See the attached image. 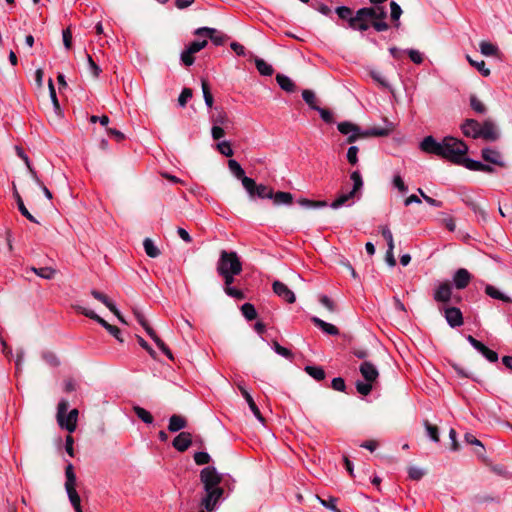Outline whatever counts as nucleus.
Segmentation results:
<instances>
[{"instance_id":"9","label":"nucleus","mask_w":512,"mask_h":512,"mask_svg":"<svg viewBox=\"0 0 512 512\" xmlns=\"http://www.w3.org/2000/svg\"><path fill=\"white\" fill-rule=\"evenodd\" d=\"M228 167H229V170L231 171V173L236 178L241 180L242 185L245 188V190L247 191V193L252 194V190L255 186V181L252 178L245 176V172H244L243 168L241 167V165L236 160L230 159L228 161Z\"/></svg>"},{"instance_id":"8","label":"nucleus","mask_w":512,"mask_h":512,"mask_svg":"<svg viewBox=\"0 0 512 512\" xmlns=\"http://www.w3.org/2000/svg\"><path fill=\"white\" fill-rule=\"evenodd\" d=\"M77 311L81 314L85 315L86 317L93 319L97 321L102 327H104L111 335H113L119 342H123V338L121 336V331L118 327L113 326L109 324L107 321H105L103 318H101L99 315H97L94 311L78 307Z\"/></svg>"},{"instance_id":"25","label":"nucleus","mask_w":512,"mask_h":512,"mask_svg":"<svg viewBox=\"0 0 512 512\" xmlns=\"http://www.w3.org/2000/svg\"><path fill=\"white\" fill-rule=\"evenodd\" d=\"M250 198L254 199L255 197L261 198V199H271L273 197V190L263 184L257 185L255 183V186L252 190V194H249Z\"/></svg>"},{"instance_id":"31","label":"nucleus","mask_w":512,"mask_h":512,"mask_svg":"<svg viewBox=\"0 0 512 512\" xmlns=\"http://www.w3.org/2000/svg\"><path fill=\"white\" fill-rule=\"evenodd\" d=\"M485 292L491 298L498 299V300H501L506 303L512 302V299L509 296H506L505 294H503L501 291H499L497 288H495L492 285H487L485 287Z\"/></svg>"},{"instance_id":"24","label":"nucleus","mask_w":512,"mask_h":512,"mask_svg":"<svg viewBox=\"0 0 512 512\" xmlns=\"http://www.w3.org/2000/svg\"><path fill=\"white\" fill-rule=\"evenodd\" d=\"M311 321L313 324L321 329L324 333L332 336H336L339 334V329L334 326L333 324H330L328 322H325L324 320L320 319L319 317L313 316L311 318Z\"/></svg>"},{"instance_id":"58","label":"nucleus","mask_w":512,"mask_h":512,"mask_svg":"<svg viewBox=\"0 0 512 512\" xmlns=\"http://www.w3.org/2000/svg\"><path fill=\"white\" fill-rule=\"evenodd\" d=\"M224 291L228 296L233 297L238 300L244 299V297H245L244 293L241 290H239L235 287H232V286L224 287Z\"/></svg>"},{"instance_id":"51","label":"nucleus","mask_w":512,"mask_h":512,"mask_svg":"<svg viewBox=\"0 0 512 512\" xmlns=\"http://www.w3.org/2000/svg\"><path fill=\"white\" fill-rule=\"evenodd\" d=\"M217 149L222 155L226 157H231L233 155V149L228 141L219 142L217 144Z\"/></svg>"},{"instance_id":"36","label":"nucleus","mask_w":512,"mask_h":512,"mask_svg":"<svg viewBox=\"0 0 512 512\" xmlns=\"http://www.w3.org/2000/svg\"><path fill=\"white\" fill-rule=\"evenodd\" d=\"M368 19L371 23L375 21V9L374 7H364L356 11V19L362 20V18Z\"/></svg>"},{"instance_id":"20","label":"nucleus","mask_w":512,"mask_h":512,"mask_svg":"<svg viewBox=\"0 0 512 512\" xmlns=\"http://www.w3.org/2000/svg\"><path fill=\"white\" fill-rule=\"evenodd\" d=\"M359 371L367 382H375L379 376L376 366L369 361H364L360 365Z\"/></svg>"},{"instance_id":"44","label":"nucleus","mask_w":512,"mask_h":512,"mask_svg":"<svg viewBox=\"0 0 512 512\" xmlns=\"http://www.w3.org/2000/svg\"><path fill=\"white\" fill-rule=\"evenodd\" d=\"M134 412L137 415V417L139 419H141L144 423L151 424L153 422L152 415L146 409H144L142 407H139V406H135L134 407Z\"/></svg>"},{"instance_id":"59","label":"nucleus","mask_w":512,"mask_h":512,"mask_svg":"<svg viewBox=\"0 0 512 512\" xmlns=\"http://www.w3.org/2000/svg\"><path fill=\"white\" fill-rule=\"evenodd\" d=\"M193 55L194 54L189 52V50L186 48L184 51H182V53L180 55V59L185 66H191L195 61V58Z\"/></svg>"},{"instance_id":"1","label":"nucleus","mask_w":512,"mask_h":512,"mask_svg":"<svg viewBox=\"0 0 512 512\" xmlns=\"http://www.w3.org/2000/svg\"><path fill=\"white\" fill-rule=\"evenodd\" d=\"M420 149L455 164H461L462 157L468 152L467 144L452 136H446L441 141H437L431 135L426 136L420 142Z\"/></svg>"},{"instance_id":"13","label":"nucleus","mask_w":512,"mask_h":512,"mask_svg":"<svg viewBox=\"0 0 512 512\" xmlns=\"http://www.w3.org/2000/svg\"><path fill=\"white\" fill-rule=\"evenodd\" d=\"M481 156L484 161H486L490 164H493V165H496V166H499L502 168L506 166V163L503 159L502 154L497 149L490 148V147L483 148L481 151Z\"/></svg>"},{"instance_id":"52","label":"nucleus","mask_w":512,"mask_h":512,"mask_svg":"<svg viewBox=\"0 0 512 512\" xmlns=\"http://www.w3.org/2000/svg\"><path fill=\"white\" fill-rule=\"evenodd\" d=\"M381 234L387 242V249H394V240L391 230L388 226L381 227Z\"/></svg>"},{"instance_id":"57","label":"nucleus","mask_w":512,"mask_h":512,"mask_svg":"<svg viewBox=\"0 0 512 512\" xmlns=\"http://www.w3.org/2000/svg\"><path fill=\"white\" fill-rule=\"evenodd\" d=\"M407 54L410 60L415 64H421L423 62V54L415 49H408Z\"/></svg>"},{"instance_id":"64","label":"nucleus","mask_w":512,"mask_h":512,"mask_svg":"<svg viewBox=\"0 0 512 512\" xmlns=\"http://www.w3.org/2000/svg\"><path fill=\"white\" fill-rule=\"evenodd\" d=\"M227 121V115L225 112H223L222 110L218 111L217 114H214L212 116V122H213V125H223L225 124Z\"/></svg>"},{"instance_id":"33","label":"nucleus","mask_w":512,"mask_h":512,"mask_svg":"<svg viewBox=\"0 0 512 512\" xmlns=\"http://www.w3.org/2000/svg\"><path fill=\"white\" fill-rule=\"evenodd\" d=\"M304 370L309 376L317 381H321L325 378V371L320 366L307 365Z\"/></svg>"},{"instance_id":"4","label":"nucleus","mask_w":512,"mask_h":512,"mask_svg":"<svg viewBox=\"0 0 512 512\" xmlns=\"http://www.w3.org/2000/svg\"><path fill=\"white\" fill-rule=\"evenodd\" d=\"M353 187L349 192L341 193L331 204L332 209H339L342 206H351L355 198H359L363 188V179L359 171H353L350 174Z\"/></svg>"},{"instance_id":"3","label":"nucleus","mask_w":512,"mask_h":512,"mask_svg":"<svg viewBox=\"0 0 512 512\" xmlns=\"http://www.w3.org/2000/svg\"><path fill=\"white\" fill-rule=\"evenodd\" d=\"M338 131L343 135H348L349 132H352V135L347 137L348 143L355 142L358 138H366V137H384L390 134L391 130L388 128L382 127H373L367 130H361L359 126L353 124L349 121H343L338 123L337 125Z\"/></svg>"},{"instance_id":"27","label":"nucleus","mask_w":512,"mask_h":512,"mask_svg":"<svg viewBox=\"0 0 512 512\" xmlns=\"http://www.w3.org/2000/svg\"><path fill=\"white\" fill-rule=\"evenodd\" d=\"M276 81L281 89H283L286 92L292 93L296 89L295 83L286 75L284 74H277L276 75Z\"/></svg>"},{"instance_id":"47","label":"nucleus","mask_w":512,"mask_h":512,"mask_svg":"<svg viewBox=\"0 0 512 512\" xmlns=\"http://www.w3.org/2000/svg\"><path fill=\"white\" fill-rule=\"evenodd\" d=\"M424 426L428 437L434 442H439V431L437 426L430 424L428 421L424 422Z\"/></svg>"},{"instance_id":"2","label":"nucleus","mask_w":512,"mask_h":512,"mask_svg":"<svg viewBox=\"0 0 512 512\" xmlns=\"http://www.w3.org/2000/svg\"><path fill=\"white\" fill-rule=\"evenodd\" d=\"M200 481L204 491L200 500V506L206 511L214 512L224 500V489L220 486L222 475L218 473L215 467L207 466L200 472Z\"/></svg>"},{"instance_id":"15","label":"nucleus","mask_w":512,"mask_h":512,"mask_svg":"<svg viewBox=\"0 0 512 512\" xmlns=\"http://www.w3.org/2000/svg\"><path fill=\"white\" fill-rule=\"evenodd\" d=\"M273 291L274 293L282 298L283 300H285L286 302L288 303H294L295 300H296V297H295V294L292 290H290L288 288V286L286 284H284L283 282L281 281H274L273 282Z\"/></svg>"},{"instance_id":"12","label":"nucleus","mask_w":512,"mask_h":512,"mask_svg":"<svg viewBox=\"0 0 512 512\" xmlns=\"http://www.w3.org/2000/svg\"><path fill=\"white\" fill-rule=\"evenodd\" d=\"M452 298V287L448 282L439 283L433 291V299L438 303H448Z\"/></svg>"},{"instance_id":"61","label":"nucleus","mask_w":512,"mask_h":512,"mask_svg":"<svg viewBox=\"0 0 512 512\" xmlns=\"http://www.w3.org/2000/svg\"><path fill=\"white\" fill-rule=\"evenodd\" d=\"M192 97V90L189 88H184L179 95L178 103L181 107H184L189 99Z\"/></svg>"},{"instance_id":"16","label":"nucleus","mask_w":512,"mask_h":512,"mask_svg":"<svg viewBox=\"0 0 512 512\" xmlns=\"http://www.w3.org/2000/svg\"><path fill=\"white\" fill-rule=\"evenodd\" d=\"M195 34L208 37L215 45H222L225 41L223 33L214 28L201 27L195 31Z\"/></svg>"},{"instance_id":"26","label":"nucleus","mask_w":512,"mask_h":512,"mask_svg":"<svg viewBox=\"0 0 512 512\" xmlns=\"http://www.w3.org/2000/svg\"><path fill=\"white\" fill-rule=\"evenodd\" d=\"M28 271L35 273L37 276H39L40 278H43L45 280H51L57 274V270L52 267H40V268L30 267V268L26 269V272H28Z\"/></svg>"},{"instance_id":"21","label":"nucleus","mask_w":512,"mask_h":512,"mask_svg":"<svg viewBox=\"0 0 512 512\" xmlns=\"http://www.w3.org/2000/svg\"><path fill=\"white\" fill-rule=\"evenodd\" d=\"M499 137L497 129L492 121L486 120L480 126V138L495 141Z\"/></svg>"},{"instance_id":"56","label":"nucleus","mask_w":512,"mask_h":512,"mask_svg":"<svg viewBox=\"0 0 512 512\" xmlns=\"http://www.w3.org/2000/svg\"><path fill=\"white\" fill-rule=\"evenodd\" d=\"M358 147L350 146L347 151V160L351 165H355L358 162Z\"/></svg>"},{"instance_id":"34","label":"nucleus","mask_w":512,"mask_h":512,"mask_svg":"<svg viewBox=\"0 0 512 512\" xmlns=\"http://www.w3.org/2000/svg\"><path fill=\"white\" fill-rule=\"evenodd\" d=\"M143 247L147 256L151 258H156L160 255V250L157 248V246L150 238L144 239Z\"/></svg>"},{"instance_id":"6","label":"nucleus","mask_w":512,"mask_h":512,"mask_svg":"<svg viewBox=\"0 0 512 512\" xmlns=\"http://www.w3.org/2000/svg\"><path fill=\"white\" fill-rule=\"evenodd\" d=\"M217 271H223L224 273L230 272L232 274H240L242 271V263L234 251L222 250L220 258L217 264Z\"/></svg>"},{"instance_id":"63","label":"nucleus","mask_w":512,"mask_h":512,"mask_svg":"<svg viewBox=\"0 0 512 512\" xmlns=\"http://www.w3.org/2000/svg\"><path fill=\"white\" fill-rule=\"evenodd\" d=\"M43 359L45 360V362L47 364H49L50 366H53V367H56V366H58L60 364V361L57 358V356L54 353H51V352L44 353L43 354Z\"/></svg>"},{"instance_id":"48","label":"nucleus","mask_w":512,"mask_h":512,"mask_svg":"<svg viewBox=\"0 0 512 512\" xmlns=\"http://www.w3.org/2000/svg\"><path fill=\"white\" fill-rule=\"evenodd\" d=\"M372 383L373 382H363L358 380L356 382L357 392L363 396H367L372 391Z\"/></svg>"},{"instance_id":"35","label":"nucleus","mask_w":512,"mask_h":512,"mask_svg":"<svg viewBox=\"0 0 512 512\" xmlns=\"http://www.w3.org/2000/svg\"><path fill=\"white\" fill-rule=\"evenodd\" d=\"M302 98L311 109L316 111L319 108V106L317 105L316 95L312 90H303Z\"/></svg>"},{"instance_id":"37","label":"nucleus","mask_w":512,"mask_h":512,"mask_svg":"<svg viewBox=\"0 0 512 512\" xmlns=\"http://www.w3.org/2000/svg\"><path fill=\"white\" fill-rule=\"evenodd\" d=\"M336 13L340 19L347 21L348 26L350 27V23H352L353 17L355 15L353 14L352 9L347 6H339L336 8Z\"/></svg>"},{"instance_id":"19","label":"nucleus","mask_w":512,"mask_h":512,"mask_svg":"<svg viewBox=\"0 0 512 512\" xmlns=\"http://www.w3.org/2000/svg\"><path fill=\"white\" fill-rule=\"evenodd\" d=\"M77 419L78 410L72 409L68 414H65L63 418H61V423L58 424L61 428L66 429L70 433H73L77 427Z\"/></svg>"},{"instance_id":"41","label":"nucleus","mask_w":512,"mask_h":512,"mask_svg":"<svg viewBox=\"0 0 512 512\" xmlns=\"http://www.w3.org/2000/svg\"><path fill=\"white\" fill-rule=\"evenodd\" d=\"M241 312L248 321H252L257 317L256 309L251 303H244L241 306Z\"/></svg>"},{"instance_id":"10","label":"nucleus","mask_w":512,"mask_h":512,"mask_svg":"<svg viewBox=\"0 0 512 512\" xmlns=\"http://www.w3.org/2000/svg\"><path fill=\"white\" fill-rule=\"evenodd\" d=\"M466 340L470 343V345L477 350L484 358H486L489 362L495 363L498 361L497 352L489 349L482 342L475 339L473 336L468 335Z\"/></svg>"},{"instance_id":"30","label":"nucleus","mask_w":512,"mask_h":512,"mask_svg":"<svg viewBox=\"0 0 512 512\" xmlns=\"http://www.w3.org/2000/svg\"><path fill=\"white\" fill-rule=\"evenodd\" d=\"M275 205H288L293 201L292 194L289 192L278 191L276 193L273 192V197L271 198Z\"/></svg>"},{"instance_id":"11","label":"nucleus","mask_w":512,"mask_h":512,"mask_svg":"<svg viewBox=\"0 0 512 512\" xmlns=\"http://www.w3.org/2000/svg\"><path fill=\"white\" fill-rule=\"evenodd\" d=\"M440 311L443 313V316L450 327L456 328L463 325V314L459 308L444 307L440 308Z\"/></svg>"},{"instance_id":"28","label":"nucleus","mask_w":512,"mask_h":512,"mask_svg":"<svg viewBox=\"0 0 512 512\" xmlns=\"http://www.w3.org/2000/svg\"><path fill=\"white\" fill-rule=\"evenodd\" d=\"M14 197H15V200L17 202V206H18V209H19L20 213L25 218H27L29 221H31L33 223H38V221L35 219V217L28 211V209L24 205V202H23L20 194L18 193V191L16 189H14Z\"/></svg>"},{"instance_id":"32","label":"nucleus","mask_w":512,"mask_h":512,"mask_svg":"<svg viewBox=\"0 0 512 512\" xmlns=\"http://www.w3.org/2000/svg\"><path fill=\"white\" fill-rule=\"evenodd\" d=\"M91 295L98 301L102 302L111 312L117 311L116 305L103 293L92 290Z\"/></svg>"},{"instance_id":"40","label":"nucleus","mask_w":512,"mask_h":512,"mask_svg":"<svg viewBox=\"0 0 512 512\" xmlns=\"http://www.w3.org/2000/svg\"><path fill=\"white\" fill-rule=\"evenodd\" d=\"M370 21L366 19L365 17L362 18V20L356 19V14L353 17L352 23H350V27L353 30H358L361 32L367 31L370 27Z\"/></svg>"},{"instance_id":"22","label":"nucleus","mask_w":512,"mask_h":512,"mask_svg":"<svg viewBox=\"0 0 512 512\" xmlns=\"http://www.w3.org/2000/svg\"><path fill=\"white\" fill-rule=\"evenodd\" d=\"M192 443V436L189 432H181L173 440V447L179 452L186 451Z\"/></svg>"},{"instance_id":"45","label":"nucleus","mask_w":512,"mask_h":512,"mask_svg":"<svg viewBox=\"0 0 512 512\" xmlns=\"http://www.w3.org/2000/svg\"><path fill=\"white\" fill-rule=\"evenodd\" d=\"M468 62L474 66L483 76L487 77L490 75V70L486 67V64L483 60L475 61L469 55H467Z\"/></svg>"},{"instance_id":"46","label":"nucleus","mask_w":512,"mask_h":512,"mask_svg":"<svg viewBox=\"0 0 512 512\" xmlns=\"http://www.w3.org/2000/svg\"><path fill=\"white\" fill-rule=\"evenodd\" d=\"M317 499L325 508L333 512H341L336 506L337 498L330 496L327 499H322L319 496H317Z\"/></svg>"},{"instance_id":"17","label":"nucleus","mask_w":512,"mask_h":512,"mask_svg":"<svg viewBox=\"0 0 512 512\" xmlns=\"http://www.w3.org/2000/svg\"><path fill=\"white\" fill-rule=\"evenodd\" d=\"M375 9V21L371 23V26L377 31V32H383L388 30L389 26L384 21V19L387 16L386 9L382 6H374Z\"/></svg>"},{"instance_id":"50","label":"nucleus","mask_w":512,"mask_h":512,"mask_svg":"<svg viewBox=\"0 0 512 512\" xmlns=\"http://www.w3.org/2000/svg\"><path fill=\"white\" fill-rule=\"evenodd\" d=\"M272 348H273V350L275 351V353H277L278 355H280V356H282V357H284V358L290 359V358H292V356H293L292 352H291L289 349H287V348H285V347L281 346V345H280L278 342H276V341H275V342H273Z\"/></svg>"},{"instance_id":"43","label":"nucleus","mask_w":512,"mask_h":512,"mask_svg":"<svg viewBox=\"0 0 512 512\" xmlns=\"http://www.w3.org/2000/svg\"><path fill=\"white\" fill-rule=\"evenodd\" d=\"M470 106L478 114L486 113V106L483 102L475 95L470 96Z\"/></svg>"},{"instance_id":"14","label":"nucleus","mask_w":512,"mask_h":512,"mask_svg":"<svg viewBox=\"0 0 512 512\" xmlns=\"http://www.w3.org/2000/svg\"><path fill=\"white\" fill-rule=\"evenodd\" d=\"M480 126L481 123H479L477 120L466 119L461 124L460 128L464 136L477 139L480 138Z\"/></svg>"},{"instance_id":"7","label":"nucleus","mask_w":512,"mask_h":512,"mask_svg":"<svg viewBox=\"0 0 512 512\" xmlns=\"http://www.w3.org/2000/svg\"><path fill=\"white\" fill-rule=\"evenodd\" d=\"M133 313L138 323L145 329L146 333L150 336V338L155 342L158 348L169 358L173 359L172 353L170 349L166 346V344L157 336L155 331L149 326L145 316L138 309H134Z\"/></svg>"},{"instance_id":"60","label":"nucleus","mask_w":512,"mask_h":512,"mask_svg":"<svg viewBox=\"0 0 512 512\" xmlns=\"http://www.w3.org/2000/svg\"><path fill=\"white\" fill-rule=\"evenodd\" d=\"M316 111L320 114L324 122L328 124L334 123L333 114L330 110L319 107Z\"/></svg>"},{"instance_id":"53","label":"nucleus","mask_w":512,"mask_h":512,"mask_svg":"<svg viewBox=\"0 0 512 512\" xmlns=\"http://www.w3.org/2000/svg\"><path fill=\"white\" fill-rule=\"evenodd\" d=\"M207 43H208V42H207V40H206V39H204V40H202V41H200V40H195V41H193V42H191V43L189 44V46L187 47V49H188V50H189V52H191L192 54H195V53L199 52L200 50H202L203 48H205V47H206V45H207Z\"/></svg>"},{"instance_id":"39","label":"nucleus","mask_w":512,"mask_h":512,"mask_svg":"<svg viewBox=\"0 0 512 512\" xmlns=\"http://www.w3.org/2000/svg\"><path fill=\"white\" fill-rule=\"evenodd\" d=\"M479 47L484 56H496L498 53V47L487 41L480 42Z\"/></svg>"},{"instance_id":"5","label":"nucleus","mask_w":512,"mask_h":512,"mask_svg":"<svg viewBox=\"0 0 512 512\" xmlns=\"http://www.w3.org/2000/svg\"><path fill=\"white\" fill-rule=\"evenodd\" d=\"M65 477L66 481L64 484L65 491L67 493L70 504L74 509L81 507V498L76 490L77 486V477L74 472V467L72 463H68L65 468Z\"/></svg>"},{"instance_id":"42","label":"nucleus","mask_w":512,"mask_h":512,"mask_svg":"<svg viewBox=\"0 0 512 512\" xmlns=\"http://www.w3.org/2000/svg\"><path fill=\"white\" fill-rule=\"evenodd\" d=\"M482 162L478 160H474L471 158H464L462 157V163L460 165H463L465 168H467L470 171H481L482 168Z\"/></svg>"},{"instance_id":"29","label":"nucleus","mask_w":512,"mask_h":512,"mask_svg":"<svg viewBox=\"0 0 512 512\" xmlns=\"http://www.w3.org/2000/svg\"><path fill=\"white\" fill-rule=\"evenodd\" d=\"M186 427V420L179 415H172L169 419L168 429L170 432H178Z\"/></svg>"},{"instance_id":"38","label":"nucleus","mask_w":512,"mask_h":512,"mask_svg":"<svg viewBox=\"0 0 512 512\" xmlns=\"http://www.w3.org/2000/svg\"><path fill=\"white\" fill-rule=\"evenodd\" d=\"M255 65L258 72L263 76H271L274 72L272 66L265 62L263 59L257 58L255 60Z\"/></svg>"},{"instance_id":"49","label":"nucleus","mask_w":512,"mask_h":512,"mask_svg":"<svg viewBox=\"0 0 512 512\" xmlns=\"http://www.w3.org/2000/svg\"><path fill=\"white\" fill-rule=\"evenodd\" d=\"M392 184L394 188L398 189L401 193H406L408 191V187L400 174H395L393 176Z\"/></svg>"},{"instance_id":"55","label":"nucleus","mask_w":512,"mask_h":512,"mask_svg":"<svg viewBox=\"0 0 512 512\" xmlns=\"http://www.w3.org/2000/svg\"><path fill=\"white\" fill-rule=\"evenodd\" d=\"M211 458L210 455L207 452H196L194 455V461L198 465H204L208 464L210 462Z\"/></svg>"},{"instance_id":"62","label":"nucleus","mask_w":512,"mask_h":512,"mask_svg":"<svg viewBox=\"0 0 512 512\" xmlns=\"http://www.w3.org/2000/svg\"><path fill=\"white\" fill-rule=\"evenodd\" d=\"M390 9H391V19L394 21H398L402 14L401 7L395 1H391Z\"/></svg>"},{"instance_id":"23","label":"nucleus","mask_w":512,"mask_h":512,"mask_svg":"<svg viewBox=\"0 0 512 512\" xmlns=\"http://www.w3.org/2000/svg\"><path fill=\"white\" fill-rule=\"evenodd\" d=\"M239 390L242 394V396L244 397V399L246 400L251 412L253 413V415L261 422V423H264V418L258 408V406L256 405L255 401L253 400L252 396L250 395V393L242 386H239Z\"/></svg>"},{"instance_id":"54","label":"nucleus","mask_w":512,"mask_h":512,"mask_svg":"<svg viewBox=\"0 0 512 512\" xmlns=\"http://www.w3.org/2000/svg\"><path fill=\"white\" fill-rule=\"evenodd\" d=\"M68 409V401L66 399H61L58 403L57 407V422L61 423V418L66 414Z\"/></svg>"},{"instance_id":"18","label":"nucleus","mask_w":512,"mask_h":512,"mask_svg":"<svg viewBox=\"0 0 512 512\" xmlns=\"http://www.w3.org/2000/svg\"><path fill=\"white\" fill-rule=\"evenodd\" d=\"M471 274L465 268H459L453 275V284L457 289H464L471 281Z\"/></svg>"}]
</instances>
